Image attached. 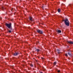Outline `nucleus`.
Wrapping results in <instances>:
<instances>
[{"instance_id":"obj_1","label":"nucleus","mask_w":73,"mask_h":73,"mask_svg":"<svg viewBox=\"0 0 73 73\" xmlns=\"http://www.w3.org/2000/svg\"><path fill=\"white\" fill-rule=\"evenodd\" d=\"M5 25L8 28L10 29L11 31L12 30V23H10L9 24L6 23Z\"/></svg>"},{"instance_id":"obj_2","label":"nucleus","mask_w":73,"mask_h":73,"mask_svg":"<svg viewBox=\"0 0 73 73\" xmlns=\"http://www.w3.org/2000/svg\"><path fill=\"white\" fill-rule=\"evenodd\" d=\"M62 21H64L66 25L68 26H69V24H70V22L68 19H65L64 20Z\"/></svg>"},{"instance_id":"obj_3","label":"nucleus","mask_w":73,"mask_h":73,"mask_svg":"<svg viewBox=\"0 0 73 73\" xmlns=\"http://www.w3.org/2000/svg\"><path fill=\"white\" fill-rule=\"evenodd\" d=\"M37 32H38V33H40V34H42V31H41V30H37Z\"/></svg>"},{"instance_id":"obj_4","label":"nucleus","mask_w":73,"mask_h":73,"mask_svg":"<svg viewBox=\"0 0 73 73\" xmlns=\"http://www.w3.org/2000/svg\"><path fill=\"white\" fill-rule=\"evenodd\" d=\"M19 54V52H15L14 53L13 55L14 56H17Z\"/></svg>"},{"instance_id":"obj_5","label":"nucleus","mask_w":73,"mask_h":73,"mask_svg":"<svg viewBox=\"0 0 73 73\" xmlns=\"http://www.w3.org/2000/svg\"><path fill=\"white\" fill-rule=\"evenodd\" d=\"M67 42L70 44H73V42L71 41H67Z\"/></svg>"},{"instance_id":"obj_6","label":"nucleus","mask_w":73,"mask_h":73,"mask_svg":"<svg viewBox=\"0 0 73 73\" xmlns=\"http://www.w3.org/2000/svg\"><path fill=\"white\" fill-rule=\"evenodd\" d=\"M57 51L58 52V54H60V53L61 52H60V50H59V49H57Z\"/></svg>"},{"instance_id":"obj_7","label":"nucleus","mask_w":73,"mask_h":73,"mask_svg":"<svg viewBox=\"0 0 73 73\" xmlns=\"http://www.w3.org/2000/svg\"><path fill=\"white\" fill-rule=\"evenodd\" d=\"M35 51L36 52L37 51L38 52H39L40 51V50L39 49H36L35 48Z\"/></svg>"},{"instance_id":"obj_8","label":"nucleus","mask_w":73,"mask_h":73,"mask_svg":"<svg viewBox=\"0 0 73 73\" xmlns=\"http://www.w3.org/2000/svg\"><path fill=\"white\" fill-rule=\"evenodd\" d=\"M56 32H57L58 33H60L61 32V31L60 30H58V31H56Z\"/></svg>"},{"instance_id":"obj_9","label":"nucleus","mask_w":73,"mask_h":73,"mask_svg":"<svg viewBox=\"0 0 73 73\" xmlns=\"http://www.w3.org/2000/svg\"><path fill=\"white\" fill-rule=\"evenodd\" d=\"M60 11H61V10L60 9H58V12L59 13H60Z\"/></svg>"},{"instance_id":"obj_10","label":"nucleus","mask_w":73,"mask_h":73,"mask_svg":"<svg viewBox=\"0 0 73 73\" xmlns=\"http://www.w3.org/2000/svg\"><path fill=\"white\" fill-rule=\"evenodd\" d=\"M29 19L31 21H32V17H30Z\"/></svg>"},{"instance_id":"obj_11","label":"nucleus","mask_w":73,"mask_h":73,"mask_svg":"<svg viewBox=\"0 0 73 73\" xmlns=\"http://www.w3.org/2000/svg\"><path fill=\"white\" fill-rule=\"evenodd\" d=\"M56 64H57V62H54V65H56Z\"/></svg>"},{"instance_id":"obj_12","label":"nucleus","mask_w":73,"mask_h":73,"mask_svg":"<svg viewBox=\"0 0 73 73\" xmlns=\"http://www.w3.org/2000/svg\"><path fill=\"white\" fill-rule=\"evenodd\" d=\"M68 55H69V56H71V53L70 52H68Z\"/></svg>"},{"instance_id":"obj_13","label":"nucleus","mask_w":73,"mask_h":73,"mask_svg":"<svg viewBox=\"0 0 73 73\" xmlns=\"http://www.w3.org/2000/svg\"><path fill=\"white\" fill-rule=\"evenodd\" d=\"M42 68H43V71H45V70H46V69H44V67H43Z\"/></svg>"},{"instance_id":"obj_14","label":"nucleus","mask_w":73,"mask_h":73,"mask_svg":"<svg viewBox=\"0 0 73 73\" xmlns=\"http://www.w3.org/2000/svg\"><path fill=\"white\" fill-rule=\"evenodd\" d=\"M4 9V8L3 7H2V10H3V11Z\"/></svg>"},{"instance_id":"obj_15","label":"nucleus","mask_w":73,"mask_h":73,"mask_svg":"<svg viewBox=\"0 0 73 73\" xmlns=\"http://www.w3.org/2000/svg\"><path fill=\"white\" fill-rule=\"evenodd\" d=\"M30 66H32V67H33V64H30Z\"/></svg>"},{"instance_id":"obj_16","label":"nucleus","mask_w":73,"mask_h":73,"mask_svg":"<svg viewBox=\"0 0 73 73\" xmlns=\"http://www.w3.org/2000/svg\"><path fill=\"white\" fill-rule=\"evenodd\" d=\"M9 33H11V32H12L11 31L9 30Z\"/></svg>"},{"instance_id":"obj_17","label":"nucleus","mask_w":73,"mask_h":73,"mask_svg":"<svg viewBox=\"0 0 73 73\" xmlns=\"http://www.w3.org/2000/svg\"><path fill=\"white\" fill-rule=\"evenodd\" d=\"M42 8L43 9H44V6H42Z\"/></svg>"},{"instance_id":"obj_18","label":"nucleus","mask_w":73,"mask_h":73,"mask_svg":"<svg viewBox=\"0 0 73 73\" xmlns=\"http://www.w3.org/2000/svg\"><path fill=\"white\" fill-rule=\"evenodd\" d=\"M65 56H68V54H65Z\"/></svg>"},{"instance_id":"obj_19","label":"nucleus","mask_w":73,"mask_h":73,"mask_svg":"<svg viewBox=\"0 0 73 73\" xmlns=\"http://www.w3.org/2000/svg\"><path fill=\"white\" fill-rule=\"evenodd\" d=\"M1 19H2L1 17H0V20H1Z\"/></svg>"},{"instance_id":"obj_20","label":"nucleus","mask_w":73,"mask_h":73,"mask_svg":"<svg viewBox=\"0 0 73 73\" xmlns=\"http://www.w3.org/2000/svg\"><path fill=\"white\" fill-rule=\"evenodd\" d=\"M43 7H46V5H44V6H43Z\"/></svg>"},{"instance_id":"obj_21","label":"nucleus","mask_w":73,"mask_h":73,"mask_svg":"<svg viewBox=\"0 0 73 73\" xmlns=\"http://www.w3.org/2000/svg\"><path fill=\"white\" fill-rule=\"evenodd\" d=\"M58 73H59V72H60V70H58Z\"/></svg>"},{"instance_id":"obj_22","label":"nucleus","mask_w":73,"mask_h":73,"mask_svg":"<svg viewBox=\"0 0 73 73\" xmlns=\"http://www.w3.org/2000/svg\"><path fill=\"white\" fill-rule=\"evenodd\" d=\"M42 58V60H44V58Z\"/></svg>"},{"instance_id":"obj_23","label":"nucleus","mask_w":73,"mask_h":73,"mask_svg":"<svg viewBox=\"0 0 73 73\" xmlns=\"http://www.w3.org/2000/svg\"><path fill=\"white\" fill-rule=\"evenodd\" d=\"M12 10H13V8H12V9H11V11H12Z\"/></svg>"},{"instance_id":"obj_24","label":"nucleus","mask_w":73,"mask_h":73,"mask_svg":"<svg viewBox=\"0 0 73 73\" xmlns=\"http://www.w3.org/2000/svg\"><path fill=\"white\" fill-rule=\"evenodd\" d=\"M40 73H43V72H40Z\"/></svg>"},{"instance_id":"obj_25","label":"nucleus","mask_w":73,"mask_h":73,"mask_svg":"<svg viewBox=\"0 0 73 73\" xmlns=\"http://www.w3.org/2000/svg\"><path fill=\"white\" fill-rule=\"evenodd\" d=\"M37 65H39V64H37Z\"/></svg>"},{"instance_id":"obj_26","label":"nucleus","mask_w":73,"mask_h":73,"mask_svg":"<svg viewBox=\"0 0 73 73\" xmlns=\"http://www.w3.org/2000/svg\"><path fill=\"white\" fill-rule=\"evenodd\" d=\"M68 47H69V46H68Z\"/></svg>"}]
</instances>
